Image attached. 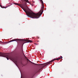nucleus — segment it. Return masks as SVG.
<instances>
[{
    "label": "nucleus",
    "instance_id": "obj_5",
    "mask_svg": "<svg viewBox=\"0 0 78 78\" xmlns=\"http://www.w3.org/2000/svg\"><path fill=\"white\" fill-rule=\"evenodd\" d=\"M6 58L7 60H9V59H11V56L10 55H9Z\"/></svg>",
    "mask_w": 78,
    "mask_h": 78
},
{
    "label": "nucleus",
    "instance_id": "obj_1",
    "mask_svg": "<svg viewBox=\"0 0 78 78\" xmlns=\"http://www.w3.org/2000/svg\"><path fill=\"white\" fill-rule=\"evenodd\" d=\"M42 4L41 9L40 11L37 14H35L33 13L29 8L26 6L23 7L22 9L24 10V11L26 12L28 16H30V17L34 19H38L39 18L41 14H42V11L44 9V2L42 0H40Z\"/></svg>",
    "mask_w": 78,
    "mask_h": 78
},
{
    "label": "nucleus",
    "instance_id": "obj_9",
    "mask_svg": "<svg viewBox=\"0 0 78 78\" xmlns=\"http://www.w3.org/2000/svg\"><path fill=\"white\" fill-rule=\"evenodd\" d=\"M16 5H18V6H20V4H16Z\"/></svg>",
    "mask_w": 78,
    "mask_h": 78
},
{
    "label": "nucleus",
    "instance_id": "obj_6",
    "mask_svg": "<svg viewBox=\"0 0 78 78\" xmlns=\"http://www.w3.org/2000/svg\"><path fill=\"white\" fill-rule=\"evenodd\" d=\"M28 42H32V41L31 40H28Z\"/></svg>",
    "mask_w": 78,
    "mask_h": 78
},
{
    "label": "nucleus",
    "instance_id": "obj_8",
    "mask_svg": "<svg viewBox=\"0 0 78 78\" xmlns=\"http://www.w3.org/2000/svg\"><path fill=\"white\" fill-rule=\"evenodd\" d=\"M62 57H61L59 58V59H62Z\"/></svg>",
    "mask_w": 78,
    "mask_h": 78
},
{
    "label": "nucleus",
    "instance_id": "obj_2",
    "mask_svg": "<svg viewBox=\"0 0 78 78\" xmlns=\"http://www.w3.org/2000/svg\"><path fill=\"white\" fill-rule=\"evenodd\" d=\"M57 60V61H58V60H59V58H57V59H53L52 60H51V61L49 62L46 63H44V64H43L44 65V66H46V65H48V64H50V63H51V62H53V61H55V60Z\"/></svg>",
    "mask_w": 78,
    "mask_h": 78
},
{
    "label": "nucleus",
    "instance_id": "obj_3",
    "mask_svg": "<svg viewBox=\"0 0 78 78\" xmlns=\"http://www.w3.org/2000/svg\"><path fill=\"white\" fill-rule=\"evenodd\" d=\"M5 54L2 52H0V56H3L4 57H5L6 56L5 55Z\"/></svg>",
    "mask_w": 78,
    "mask_h": 78
},
{
    "label": "nucleus",
    "instance_id": "obj_11",
    "mask_svg": "<svg viewBox=\"0 0 78 78\" xmlns=\"http://www.w3.org/2000/svg\"><path fill=\"white\" fill-rule=\"evenodd\" d=\"M5 8H7V7H5Z\"/></svg>",
    "mask_w": 78,
    "mask_h": 78
},
{
    "label": "nucleus",
    "instance_id": "obj_4",
    "mask_svg": "<svg viewBox=\"0 0 78 78\" xmlns=\"http://www.w3.org/2000/svg\"><path fill=\"white\" fill-rule=\"evenodd\" d=\"M18 40H17V39H14L10 41H9V42H13V41H17Z\"/></svg>",
    "mask_w": 78,
    "mask_h": 78
},
{
    "label": "nucleus",
    "instance_id": "obj_10",
    "mask_svg": "<svg viewBox=\"0 0 78 78\" xmlns=\"http://www.w3.org/2000/svg\"><path fill=\"white\" fill-rule=\"evenodd\" d=\"M27 3H26V5H27Z\"/></svg>",
    "mask_w": 78,
    "mask_h": 78
},
{
    "label": "nucleus",
    "instance_id": "obj_7",
    "mask_svg": "<svg viewBox=\"0 0 78 78\" xmlns=\"http://www.w3.org/2000/svg\"><path fill=\"white\" fill-rule=\"evenodd\" d=\"M26 2H27V3H30V2L28 0H27L26 1Z\"/></svg>",
    "mask_w": 78,
    "mask_h": 78
}]
</instances>
